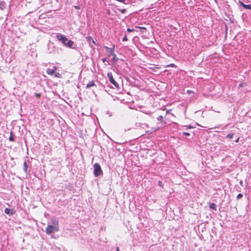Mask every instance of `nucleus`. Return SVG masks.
Here are the masks:
<instances>
[{
    "label": "nucleus",
    "instance_id": "ddd939ff",
    "mask_svg": "<svg viewBox=\"0 0 251 251\" xmlns=\"http://www.w3.org/2000/svg\"><path fill=\"white\" fill-rule=\"evenodd\" d=\"M112 55L113 56V57L112 58V61L114 62H116L118 60V58L117 57L116 54L114 53Z\"/></svg>",
    "mask_w": 251,
    "mask_h": 251
},
{
    "label": "nucleus",
    "instance_id": "7c9ffc66",
    "mask_svg": "<svg viewBox=\"0 0 251 251\" xmlns=\"http://www.w3.org/2000/svg\"><path fill=\"white\" fill-rule=\"evenodd\" d=\"M188 128H192V126H189Z\"/></svg>",
    "mask_w": 251,
    "mask_h": 251
},
{
    "label": "nucleus",
    "instance_id": "7ed1b4c3",
    "mask_svg": "<svg viewBox=\"0 0 251 251\" xmlns=\"http://www.w3.org/2000/svg\"><path fill=\"white\" fill-rule=\"evenodd\" d=\"M93 167L94 169V174L96 177L99 176L100 174L102 173L101 167L99 163H95L93 165Z\"/></svg>",
    "mask_w": 251,
    "mask_h": 251
},
{
    "label": "nucleus",
    "instance_id": "bb28decb",
    "mask_svg": "<svg viewBox=\"0 0 251 251\" xmlns=\"http://www.w3.org/2000/svg\"><path fill=\"white\" fill-rule=\"evenodd\" d=\"M239 138H238L236 140H235V142L237 143L239 142Z\"/></svg>",
    "mask_w": 251,
    "mask_h": 251
},
{
    "label": "nucleus",
    "instance_id": "c756f323",
    "mask_svg": "<svg viewBox=\"0 0 251 251\" xmlns=\"http://www.w3.org/2000/svg\"><path fill=\"white\" fill-rule=\"evenodd\" d=\"M158 184H159V185L161 186V182H160V181L158 182Z\"/></svg>",
    "mask_w": 251,
    "mask_h": 251
},
{
    "label": "nucleus",
    "instance_id": "0eeeda50",
    "mask_svg": "<svg viewBox=\"0 0 251 251\" xmlns=\"http://www.w3.org/2000/svg\"><path fill=\"white\" fill-rule=\"evenodd\" d=\"M104 48L109 52L110 55H112L114 53V46L113 48H109L106 46H105Z\"/></svg>",
    "mask_w": 251,
    "mask_h": 251
},
{
    "label": "nucleus",
    "instance_id": "9b49d317",
    "mask_svg": "<svg viewBox=\"0 0 251 251\" xmlns=\"http://www.w3.org/2000/svg\"><path fill=\"white\" fill-rule=\"evenodd\" d=\"M6 7V3L4 1H1L0 2V9L3 10Z\"/></svg>",
    "mask_w": 251,
    "mask_h": 251
},
{
    "label": "nucleus",
    "instance_id": "f3484780",
    "mask_svg": "<svg viewBox=\"0 0 251 251\" xmlns=\"http://www.w3.org/2000/svg\"><path fill=\"white\" fill-rule=\"evenodd\" d=\"M234 136V133H228L226 136V138H229V139H231L233 138Z\"/></svg>",
    "mask_w": 251,
    "mask_h": 251
},
{
    "label": "nucleus",
    "instance_id": "4468645a",
    "mask_svg": "<svg viewBox=\"0 0 251 251\" xmlns=\"http://www.w3.org/2000/svg\"><path fill=\"white\" fill-rule=\"evenodd\" d=\"M94 85H95V83H94V81H92L89 82L87 84V85H86V87H87V88H90V87H92V86H94Z\"/></svg>",
    "mask_w": 251,
    "mask_h": 251
},
{
    "label": "nucleus",
    "instance_id": "f257e3e1",
    "mask_svg": "<svg viewBox=\"0 0 251 251\" xmlns=\"http://www.w3.org/2000/svg\"><path fill=\"white\" fill-rule=\"evenodd\" d=\"M56 38L65 46L72 49L75 48V47L73 46L75 45L74 42L71 40H69L64 35L58 33L56 35Z\"/></svg>",
    "mask_w": 251,
    "mask_h": 251
},
{
    "label": "nucleus",
    "instance_id": "1a4fd4ad",
    "mask_svg": "<svg viewBox=\"0 0 251 251\" xmlns=\"http://www.w3.org/2000/svg\"><path fill=\"white\" fill-rule=\"evenodd\" d=\"M87 41L90 44L91 42H92L93 44L96 45L95 41L92 39L91 37H86Z\"/></svg>",
    "mask_w": 251,
    "mask_h": 251
},
{
    "label": "nucleus",
    "instance_id": "f8f14e48",
    "mask_svg": "<svg viewBox=\"0 0 251 251\" xmlns=\"http://www.w3.org/2000/svg\"><path fill=\"white\" fill-rule=\"evenodd\" d=\"M9 140L10 141H15L14 136L13 134L12 131L10 132V136L9 137Z\"/></svg>",
    "mask_w": 251,
    "mask_h": 251
},
{
    "label": "nucleus",
    "instance_id": "393cba45",
    "mask_svg": "<svg viewBox=\"0 0 251 251\" xmlns=\"http://www.w3.org/2000/svg\"><path fill=\"white\" fill-rule=\"evenodd\" d=\"M127 31L128 32H132V31H134V29H130V28H127Z\"/></svg>",
    "mask_w": 251,
    "mask_h": 251
},
{
    "label": "nucleus",
    "instance_id": "39448f33",
    "mask_svg": "<svg viewBox=\"0 0 251 251\" xmlns=\"http://www.w3.org/2000/svg\"><path fill=\"white\" fill-rule=\"evenodd\" d=\"M4 212L9 215H12L15 213V210L13 209H9L8 208H6L4 210Z\"/></svg>",
    "mask_w": 251,
    "mask_h": 251
},
{
    "label": "nucleus",
    "instance_id": "a211bd4d",
    "mask_svg": "<svg viewBox=\"0 0 251 251\" xmlns=\"http://www.w3.org/2000/svg\"><path fill=\"white\" fill-rule=\"evenodd\" d=\"M243 197V195L241 193L240 194H238V195L237 196V197H236V199L237 200H239L241 198H242Z\"/></svg>",
    "mask_w": 251,
    "mask_h": 251
},
{
    "label": "nucleus",
    "instance_id": "b1692460",
    "mask_svg": "<svg viewBox=\"0 0 251 251\" xmlns=\"http://www.w3.org/2000/svg\"><path fill=\"white\" fill-rule=\"evenodd\" d=\"M183 134L186 136H189L190 135L189 133L186 132H183Z\"/></svg>",
    "mask_w": 251,
    "mask_h": 251
},
{
    "label": "nucleus",
    "instance_id": "5701e85b",
    "mask_svg": "<svg viewBox=\"0 0 251 251\" xmlns=\"http://www.w3.org/2000/svg\"><path fill=\"white\" fill-rule=\"evenodd\" d=\"M35 96L37 97V98H39L41 96V94H39V93H35Z\"/></svg>",
    "mask_w": 251,
    "mask_h": 251
},
{
    "label": "nucleus",
    "instance_id": "9d476101",
    "mask_svg": "<svg viewBox=\"0 0 251 251\" xmlns=\"http://www.w3.org/2000/svg\"><path fill=\"white\" fill-rule=\"evenodd\" d=\"M24 171L25 172V173L27 175L28 173L27 165L25 161L24 162Z\"/></svg>",
    "mask_w": 251,
    "mask_h": 251
},
{
    "label": "nucleus",
    "instance_id": "412c9836",
    "mask_svg": "<svg viewBox=\"0 0 251 251\" xmlns=\"http://www.w3.org/2000/svg\"><path fill=\"white\" fill-rule=\"evenodd\" d=\"M137 28H138L139 29H143V30H146V28L145 27H142V26H138V27H136Z\"/></svg>",
    "mask_w": 251,
    "mask_h": 251
},
{
    "label": "nucleus",
    "instance_id": "2eb2a0df",
    "mask_svg": "<svg viewBox=\"0 0 251 251\" xmlns=\"http://www.w3.org/2000/svg\"><path fill=\"white\" fill-rule=\"evenodd\" d=\"M210 208L211 209H213V210H215V211H216V210H217V209H216V205L215 204L213 203L210 204Z\"/></svg>",
    "mask_w": 251,
    "mask_h": 251
},
{
    "label": "nucleus",
    "instance_id": "20e7f679",
    "mask_svg": "<svg viewBox=\"0 0 251 251\" xmlns=\"http://www.w3.org/2000/svg\"><path fill=\"white\" fill-rule=\"evenodd\" d=\"M107 76H108L109 81L112 84H113L116 88H119L118 83L113 78L112 74L111 72H108L107 73Z\"/></svg>",
    "mask_w": 251,
    "mask_h": 251
},
{
    "label": "nucleus",
    "instance_id": "6e6552de",
    "mask_svg": "<svg viewBox=\"0 0 251 251\" xmlns=\"http://www.w3.org/2000/svg\"><path fill=\"white\" fill-rule=\"evenodd\" d=\"M239 3L240 4V5H241L242 6H243L244 8L245 9H250L251 10V5H246L245 4H244L243 2L240 1H239Z\"/></svg>",
    "mask_w": 251,
    "mask_h": 251
},
{
    "label": "nucleus",
    "instance_id": "dca6fc26",
    "mask_svg": "<svg viewBox=\"0 0 251 251\" xmlns=\"http://www.w3.org/2000/svg\"><path fill=\"white\" fill-rule=\"evenodd\" d=\"M157 120L159 121H160L162 123V124L163 125L165 124L166 123L165 122L163 121V116H159L158 118H157Z\"/></svg>",
    "mask_w": 251,
    "mask_h": 251
},
{
    "label": "nucleus",
    "instance_id": "423d86ee",
    "mask_svg": "<svg viewBox=\"0 0 251 251\" xmlns=\"http://www.w3.org/2000/svg\"><path fill=\"white\" fill-rule=\"evenodd\" d=\"M56 69L57 68L56 67H53L52 69H48L47 70V73L48 75H53L55 73V72L56 70Z\"/></svg>",
    "mask_w": 251,
    "mask_h": 251
},
{
    "label": "nucleus",
    "instance_id": "f03ea898",
    "mask_svg": "<svg viewBox=\"0 0 251 251\" xmlns=\"http://www.w3.org/2000/svg\"><path fill=\"white\" fill-rule=\"evenodd\" d=\"M52 225H49L46 229V233L47 234H50L59 230L58 221L55 219L51 221Z\"/></svg>",
    "mask_w": 251,
    "mask_h": 251
},
{
    "label": "nucleus",
    "instance_id": "c85d7f7f",
    "mask_svg": "<svg viewBox=\"0 0 251 251\" xmlns=\"http://www.w3.org/2000/svg\"><path fill=\"white\" fill-rule=\"evenodd\" d=\"M116 251H120V249L119 247L116 248Z\"/></svg>",
    "mask_w": 251,
    "mask_h": 251
},
{
    "label": "nucleus",
    "instance_id": "4be33fe9",
    "mask_svg": "<svg viewBox=\"0 0 251 251\" xmlns=\"http://www.w3.org/2000/svg\"><path fill=\"white\" fill-rule=\"evenodd\" d=\"M120 11H121V12L123 14H124L125 13V12H126V9H123L122 10H120Z\"/></svg>",
    "mask_w": 251,
    "mask_h": 251
},
{
    "label": "nucleus",
    "instance_id": "6ab92c4d",
    "mask_svg": "<svg viewBox=\"0 0 251 251\" xmlns=\"http://www.w3.org/2000/svg\"><path fill=\"white\" fill-rule=\"evenodd\" d=\"M127 40H128V39H127V37H126V35H125L124 36V37H123L122 41H127Z\"/></svg>",
    "mask_w": 251,
    "mask_h": 251
},
{
    "label": "nucleus",
    "instance_id": "a878e982",
    "mask_svg": "<svg viewBox=\"0 0 251 251\" xmlns=\"http://www.w3.org/2000/svg\"><path fill=\"white\" fill-rule=\"evenodd\" d=\"M106 61V58H103L102 59V61L103 62H105Z\"/></svg>",
    "mask_w": 251,
    "mask_h": 251
},
{
    "label": "nucleus",
    "instance_id": "aec40b11",
    "mask_svg": "<svg viewBox=\"0 0 251 251\" xmlns=\"http://www.w3.org/2000/svg\"><path fill=\"white\" fill-rule=\"evenodd\" d=\"M54 75L55 77L59 78V77H60L61 75L59 73H57L54 74Z\"/></svg>",
    "mask_w": 251,
    "mask_h": 251
},
{
    "label": "nucleus",
    "instance_id": "cd10ccee",
    "mask_svg": "<svg viewBox=\"0 0 251 251\" xmlns=\"http://www.w3.org/2000/svg\"><path fill=\"white\" fill-rule=\"evenodd\" d=\"M243 182H242V181H241L240 182V184L241 186H243Z\"/></svg>",
    "mask_w": 251,
    "mask_h": 251
},
{
    "label": "nucleus",
    "instance_id": "2f4dec72",
    "mask_svg": "<svg viewBox=\"0 0 251 251\" xmlns=\"http://www.w3.org/2000/svg\"><path fill=\"white\" fill-rule=\"evenodd\" d=\"M75 7L76 9H78V7H77V6H75Z\"/></svg>",
    "mask_w": 251,
    "mask_h": 251
}]
</instances>
